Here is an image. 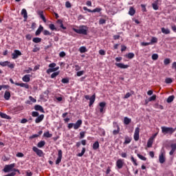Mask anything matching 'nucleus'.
I'll use <instances>...</instances> for the list:
<instances>
[{
  "label": "nucleus",
  "mask_w": 176,
  "mask_h": 176,
  "mask_svg": "<svg viewBox=\"0 0 176 176\" xmlns=\"http://www.w3.org/2000/svg\"><path fill=\"white\" fill-rule=\"evenodd\" d=\"M73 31L76 34H79L80 35H87V32L89 31V28L87 25H80L78 29L75 28H72Z\"/></svg>",
  "instance_id": "obj_1"
},
{
  "label": "nucleus",
  "mask_w": 176,
  "mask_h": 176,
  "mask_svg": "<svg viewBox=\"0 0 176 176\" xmlns=\"http://www.w3.org/2000/svg\"><path fill=\"white\" fill-rule=\"evenodd\" d=\"M81 126H82V120H78L75 124L74 123L68 124L67 127L69 130H71L72 127H74V130H78V129H79V127H80Z\"/></svg>",
  "instance_id": "obj_2"
},
{
  "label": "nucleus",
  "mask_w": 176,
  "mask_h": 176,
  "mask_svg": "<svg viewBox=\"0 0 176 176\" xmlns=\"http://www.w3.org/2000/svg\"><path fill=\"white\" fill-rule=\"evenodd\" d=\"M10 83H12V85H15L16 86H20L21 87H24L25 89H30V85L27 83L14 82V81L12 78L10 79Z\"/></svg>",
  "instance_id": "obj_3"
},
{
  "label": "nucleus",
  "mask_w": 176,
  "mask_h": 176,
  "mask_svg": "<svg viewBox=\"0 0 176 176\" xmlns=\"http://www.w3.org/2000/svg\"><path fill=\"white\" fill-rule=\"evenodd\" d=\"M14 167H16V164H8V165H6L4 168L3 169L4 173H10V171H12V170H13V168H14Z\"/></svg>",
  "instance_id": "obj_4"
},
{
  "label": "nucleus",
  "mask_w": 176,
  "mask_h": 176,
  "mask_svg": "<svg viewBox=\"0 0 176 176\" xmlns=\"http://www.w3.org/2000/svg\"><path fill=\"white\" fill-rule=\"evenodd\" d=\"M83 10H85L87 12H89V13H100L102 9L101 8H96L94 9L93 10L87 8V7H83Z\"/></svg>",
  "instance_id": "obj_5"
},
{
  "label": "nucleus",
  "mask_w": 176,
  "mask_h": 176,
  "mask_svg": "<svg viewBox=\"0 0 176 176\" xmlns=\"http://www.w3.org/2000/svg\"><path fill=\"white\" fill-rule=\"evenodd\" d=\"M113 125L114 129H116L113 131V135H118V134L120 131V127H119V124H118V122H113Z\"/></svg>",
  "instance_id": "obj_6"
},
{
  "label": "nucleus",
  "mask_w": 176,
  "mask_h": 176,
  "mask_svg": "<svg viewBox=\"0 0 176 176\" xmlns=\"http://www.w3.org/2000/svg\"><path fill=\"white\" fill-rule=\"evenodd\" d=\"M32 151L35 152L37 156H39V157H42L43 156V151L36 146H33Z\"/></svg>",
  "instance_id": "obj_7"
},
{
  "label": "nucleus",
  "mask_w": 176,
  "mask_h": 176,
  "mask_svg": "<svg viewBox=\"0 0 176 176\" xmlns=\"http://www.w3.org/2000/svg\"><path fill=\"white\" fill-rule=\"evenodd\" d=\"M124 164V160H122V159L118 160L116 163V166L119 170H120L121 168H123Z\"/></svg>",
  "instance_id": "obj_8"
},
{
  "label": "nucleus",
  "mask_w": 176,
  "mask_h": 176,
  "mask_svg": "<svg viewBox=\"0 0 176 176\" xmlns=\"http://www.w3.org/2000/svg\"><path fill=\"white\" fill-rule=\"evenodd\" d=\"M63 159V151L58 150V157L56 160V164L58 165L61 163V160Z\"/></svg>",
  "instance_id": "obj_9"
},
{
  "label": "nucleus",
  "mask_w": 176,
  "mask_h": 176,
  "mask_svg": "<svg viewBox=\"0 0 176 176\" xmlns=\"http://www.w3.org/2000/svg\"><path fill=\"white\" fill-rule=\"evenodd\" d=\"M133 139L135 141H138L140 140V127H136L135 129Z\"/></svg>",
  "instance_id": "obj_10"
},
{
  "label": "nucleus",
  "mask_w": 176,
  "mask_h": 176,
  "mask_svg": "<svg viewBox=\"0 0 176 176\" xmlns=\"http://www.w3.org/2000/svg\"><path fill=\"white\" fill-rule=\"evenodd\" d=\"M21 52L19 50H15L14 53L12 54V58L13 60H16V58H19V56H21Z\"/></svg>",
  "instance_id": "obj_11"
},
{
  "label": "nucleus",
  "mask_w": 176,
  "mask_h": 176,
  "mask_svg": "<svg viewBox=\"0 0 176 176\" xmlns=\"http://www.w3.org/2000/svg\"><path fill=\"white\" fill-rule=\"evenodd\" d=\"M107 106V102H102L99 103V107H100V113H104V108Z\"/></svg>",
  "instance_id": "obj_12"
},
{
  "label": "nucleus",
  "mask_w": 176,
  "mask_h": 176,
  "mask_svg": "<svg viewBox=\"0 0 176 176\" xmlns=\"http://www.w3.org/2000/svg\"><path fill=\"white\" fill-rule=\"evenodd\" d=\"M115 65L118 67V68H121V69H126L129 68V65H124L123 63H115Z\"/></svg>",
  "instance_id": "obj_13"
},
{
  "label": "nucleus",
  "mask_w": 176,
  "mask_h": 176,
  "mask_svg": "<svg viewBox=\"0 0 176 176\" xmlns=\"http://www.w3.org/2000/svg\"><path fill=\"white\" fill-rule=\"evenodd\" d=\"M21 15L23 16L24 21H27V19H28V13H27V10L25 8L22 9Z\"/></svg>",
  "instance_id": "obj_14"
},
{
  "label": "nucleus",
  "mask_w": 176,
  "mask_h": 176,
  "mask_svg": "<svg viewBox=\"0 0 176 176\" xmlns=\"http://www.w3.org/2000/svg\"><path fill=\"white\" fill-rule=\"evenodd\" d=\"M170 148H171V150L169 152V155H170V156H173V155H174V152H175V150H176V143L171 144Z\"/></svg>",
  "instance_id": "obj_15"
},
{
  "label": "nucleus",
  "mask_w": 176,
  "mask_h": 176,
  "mask_svg": "<svg viewBox=\"0 0 176 176\" xmlns=\"http://www.w3.org/2000/svg\"><path fill=\"white\" fill-rule=\"evenodd\" d=\"M45 118V115L41 114L40 116H38L37 118L35 119V123H41L42 120Z\"/></svg>",
  "instance_id": "obj_16"
},
{
  "label": "nucleus",
  "mask_w": 176,
  "mask_h": 176,
  "mask_svg": "<svg viewBox=\"0 0 176 176\" xmlns=\"http://www.w3.org/2000/svg\"><path fill=\"white\" fill-rule=\"evenodd\" d=\"M35 111H39V112H41L42 113H45V110L43 109V107L39 104H36L34 106Z\"/></svg>",
  "instance_id": "obj_17"
},
{
  "label": "nucleus",
  "mask_w": 176,
  "mask_h": 176,
  "mask_svg": "<svg viewBox=\"0 0 176 176\" xmlns=\"http://www.w3.org/2000/svg\"><path fill=\"white\" fill-rule=\"evenodd\" d=\"M37 14L41 17V19H42V20H43V21H44V23H46V18L45 17V15H43V11L38 10Z\"/></svg>",
  "instance_id": "obj_18"
},
{
  "label": "nucleus",
  "mask_w": 176,
  "mask_h": 176,
  "mask_svg": "<svg viewBox=\"0 0 176 176\" xmlns=\"http://www.w3.org/2000/svg\"><path fill=\"white\" fill-rule=\"evenodd\" d=\"M133 138L129 137L128 135L124 137V145H128V144H130L131 142V140Z\"/></svg>",
  "instance_id": "obj_19"
},
{
  "label": "nucleus",
  "mask_w": 176,
  "mask_h": 176,
  "mask_svg": "<svg viewBox=\"0 0 176 176\" xmlns=\"http://www.w3.org/2000/svg\"><path fill=\"white\" fill-rule=\"evenodd\" d=\"M10 91H6L4 93V99L6 100V101H9V100H10Z\"/></svg>",
  "instance_id": "obj_20"
},
{
  "label": "nucleus",
  "mask_w": 176,
  "mask_h": 176,
  "mask_svg": "<svg viewBox=\"0 0 176 176\" xmlns=\"http://www.w3.org/2000/svg\"><path fill=\"white\" fill-rule=\"evenodd\" d=\"M94 101H96V94H94L90 98H89V107H91L94 104Z\"/></svg>",
  "instance_id": "obj_21"
},
{
  "label": "nucleus",
  "mask_w": 176,
  "mask_h": 176,
  "mask_svg": "<svg viewBox=\"0 0 176 176\" xmlns=\"http://www.w3.org/2000/svg\"><path fill=\"white\" fill-rule=\"evenodd\" d=\"M42 31H43V26H42V25H40L38 28L35 32V34L36 35V36H38V35H41V32H42Z\"/></svg>",
  "instance_id": "obj_22"
},
{
  "label": "nucleus",
  "mask_w": 176,
  "mask_h": 176,
  "mask_svg": "<svg viewBox=\"0 0 176 176\" xmlns=\"http://www.w3.org/2000/svg\"><path fill=\"white\" fill-rule=\"evenodd\" d=\"M22 80L23 82H26V83H28L30 80H31V78H30V74H26L22 78Z\"/></svg>",
  "instance_id": "obj_23"
},
{
  "label": "nucleus",
  "mask_w": 176,
  "mask_h": 176,
  "mask_svg": "<svg viewBox=\"0 0 176 176\" xmlns=\"http://www.w3.org/2000/svg\"><path fill=\"white\" fill-rule=\"evenodd\" d=\"M159 3V0H156L155 3H152V7L154 10H159V6L157 5Z\"/></svg>",
  "instance_id": "obj_24"
},
{
  "label": "nucleus",
  "mask_w": 176,
  "mask_h": 176,
  "mask_svg": "<svg viewBox=\"0 0 176 176\" xmlns=\"http://www.w3.org/2000/svg\"><path fill=\"white\" fill-rule=\"evenodd\" d=\"M46 145V142L45 140H41L37 144V147L38 148H43Z\"/></svg>",
  "instance_id": "obj_25"
},
{
  "label": "nucleus",
  "mask_w": 176,
  "mask_h": 176,
  "mask_svg": "<svg viewBox=\"0 0 176 176\" xmlns=\"http://www.w3.org/2000/svg\"><path fill=\"white\" fill-rule=\"evenodd\" d=\"M159 160H160V163H161V164H163V163H164V162H166V158L164 157V155L163 154H161L160 155Z\"/></svg>",
  "instance_id": "obj_26"
},
{
  "label": "nucleus",
  "mask_w": 176,
  "mask_h": 176,
  "mask_svg": "<svg viewBox=\"0 0 176 176\" xmlns=\"http://www.w3.org/2000/svg\"><path fill=\"white\" fill-rule=\"evenodd\" d=\"M98 148H100V143H98V141H96L93 144V149L94 151H97V149H98Z\"/></svg>",
  "instance_id": "obj_27"
},
{
  "label": "nucleus",
  "mask_w": 176,
  "mask_h": 176,
  "mask_svg": "<svg viewBox=\"0 0 176 176\" xmlns=\"http://www.w3.org/2000/svg\"><path fill=\"white\" fill-rule=\"evenodd\" d=\"M0 116H1V118H2V119H10V117L9 116H8L6 113H2L1 111H0Z\"/></svg>",
  "instance_id": "obj_28"
},
{
  "label": "nucleus",
  "mask_w": 176,
  "mask_h": 176,
  "mask_svg": "<svg viewBox=\"0 0 176 176\" xmlns=\"http://www.w3.org/2000/svg\"><path fill=\"white\" fill-rule=\"evenodd\" d=\"M124 124H130L131 123V118H129L127 117H124Z\"/></svg>",
  "instance_id": "obj_29"
},
{
  "label": "nucleus",
  "mask_w": 176,
  "mask_h": 176,
  "mask_svg": "<svg viewBox=\"0 0 176 176\" xmlns=\"http://www.w3.org/2000/svg\"><path fill=\"white\" fill-rule=\"evenodd\" d=\"M43 136L46 138H52V137H53V134L50 133L49 131H46L44 133Z\"/></svg>",
  "instance_id": "obj_30"
},
{
  "label": "nucleus",
  "mask_w": 176,
  "mask_h": 176,
  "mask_svg": "<svg viewBox=\"0 0 176 176\" xmlns=\"http://www.w3.org/2000/svg\"><path fill=\"white\" fill-rule=\"evenodd\" d=\"M32 41L34 43H39L40 42H42V38H41L39 37H34V38H33Z\"/></svg>",
  "instance_id": "obj_31"
},
{
  "label": "nucleus",
  "mask_w": 176,
  "mask_h": 176,
  "mask_svg": "<svg viewBox=\"0 0 176 176\" xmlns=\"http://www.w3.org/2000/svg\"><path fill=\"white\" fill-rule=\"evenodd\" d=\"M49 28L52 30V31H58V30L56 28V25L54 24L51 23L49 25Z\"/></svg>",
  "instance_id": "obj_32"
},
{
  "label": "nucleus",
  "mask_w": 176,
  "mask_h": 176,
  "mask_svg": "<svg viewBox=\"0 0 176 176\" xmlns=\"http://www.w3.org/2000/svg\"><path fill=\"white\" fill-rule=\"evenodd\" d=\"M161 31L162 34H165L166 35L170 34V30L164 28H162Z\"/></svg>",
  "instance_id": "obj_33"
},
{
  "label": "nucleus",
  "mask_w": 176,
  "mask_h": 176,
  "mask_svg": "<svg viewBox=\"0 0 176 176\" xmlns=\"http://www.w3.org/2000/svg\"><path fill=\"white\" fill-rule=\"evenodd\" d=\"M129 14H130V16H134L135 14V10H134L133 7L130 8Z\"/></svg>",
  "instance_id": "obj_34"
},
{
  "label": "nucleus",
  "mask_w": 176,
  "mask_h": 176,
  "mask_svg": "<svg viewBox=\"0 0 176 176\" xmlns=\"http://www.w3.org/2000/svg\"><path fill=\"white\" fill-rule=\"evenodd\" d=\"M174 98H175V96H174L173 95L170 96L168 98H167V102L168 104H170V102H173V101H174Z\"/></svg>",
  "instance_id": "obj_35"
},
{
  "label": "nucleus",
  "mask_w": 176,
  "mask_h": 176,
  "mask_svg": "<svg viewBox=\"0 0 176 176\" xmlns=\"http://www.w3.org/2000/svg\"><path fill=\"white\" fill-rule=\"evenodd\" d=\"M85 152H86V148L85 147H83L81 153L77 154V156L78 157H82V156H83L85 155Z\"/></svg>",
  "instance_id": "obj_36"
},
{
  "label": "nucleus",
  "mask_w": 176,
  "mask_h": 176,
  "mask_svg": "<svg viewBox=\"0 0 176 176\" xmlns=\"http://www.w3.org/2000/svg\"><path fill=\"white\" fill-rule=\"evenodd\" d=\"M58 75H60V72H54V73L51 75V78H52V79H54V78H56L57 76H58Z\"/></svg>",
  "instance_id": "obj_37"
},
{
  "label": "nucleus",
  "mask_w": 176,
  "mask_h": 176,
  "mask_svg": "<svg viewBox=\"0 0 176 176\" xmlns=\"http://www.w3.org/2000/svg\"><path fill=\"white\" fill-rule=\"evenodd\" d=\"M58 23L60 24V28H62L63 30H67V27L64 26V24L63 23V21L61 19L58 20Z\"/></svg>",
  "instance_id": "obj_38"
},
{
  "label": "nucleus",
  "mask_w": 176,
  "mask_h": 176,
  "mask_svg": "<svg viewBox=\"0 0 176 176\" xmlns=\"http://www.w3.org/2000/svg\"><path fill=\"white\" fill-rule=\"evenodd\" d=\"M14 63H11L10 61H8L7 63V67H8V68H10V69H13V68H14Z\"/></svg>",
  "instance_id": "obj_39"
},
{
  "label": "nucleus",
  "mask_w": 176,
  "mask_h": 176,
  "mask_svg": "<svg viewBox=\"0 0 176 176\" xmlns=\"http://www.w3.org/2000/svg\"><path fill=\"white\" fill-rule=\"evenodd\" d=\"M150 43L151 45H153V43H157V38L152 37Z\"/></svg>",
  "instance_id": "obj_40"
},
{
  "label": "nucleus",
  "mask_w": 176,
  "mask_h": 176,
  "mask_svg": "<svg viewBox=\"0 0 176 176\" xmlns=\"http://www.w3.org/2000/svg\"><path fill=\"white\" fill-rule=\"evenodd\" d=\"M126 56L127 57V58L131 59V58H134L135 55H134V53L129 52Z\"/></svg>",
  "instance_id": "obj_41"
},
{
  "label": "nucleus",
  "mask_w": 176,
  "mask_h": 176,
  "mask_svg": "<svg viewBox=\"0 0 176 176\" xmlns=\"http://www.w3.org/2000/svg\"><path fill=\"white\" fill-rule=\"evenodd\" d=\"M24 109V107L23 106H18L15 108L16 112H19L20 111H23Z\"/></svg>",
  "instance_id": "obj_42"
},
{
  "label": "nucleus",
  "mask_w": 176,
  "mask_h": 176,
  "mask_svg": "<svg viewBox=\"0 0 176 176\" xmlns=\"http://www.w3.org/2000/svg\"><path fill=\"white\" fill-rule=\"evenodd\" d=\"M137 156L140 159V160H144V162L146 160V157H144V155L141 154H138Z\"/></svg>",
  "instance_id": "obj_43"
},
{
  "label": "nucleus",
  "mask_w": 176,
  "mask_h": 176,
  "mask_svg": "<svg viewBox=\"0 0 176 176\" xmlns=\"http://www.w3.org/2000/svg\"><path fill=\"white\" fill-rule=\"evenodd\" d=\"M152 60H156L159 58V55L157 54H153L151 56Z\"/></svg>",
  "instance_id": "obj_44"
},
{
  "label": "nucleus",
  "mask_w": 176,
  "mask_h": 176,
  "mask_svg": "<svg viewBox=\"0 0 176 176\" xmlns=\"http://www.w3.org/2000/svg\"><path fill=\"white\" fill-rule=\"evenodd\" d=\"M153 144V142L151 140H148L147 142V148H152Z\"/></svg>",
  "instance_id": "obj_45"
},
{
  "label": "nucleus",
  "mask_w": 176,
  "mask_h": 176,
  "mask_svg": "<svg viewBox=\"0 0 176 176\" xmlns=\"http://www.w3.org/2000/svg\"><path fill=\"white\" fill-rule=\"evenodd\" d=\"M32 116H33V118H36L39 116V113H38L37 111H32Z\"/></svg>",
  "instance_id": "obj_46"
},
{
  "label": "nucleus",
  "mask_w": 176,
  "mask_h": 176,
  "mask_svg": "<svg viewBox=\"0 0 176 176\" xmlns=\"http://www.w3.org/2000/svg\"><path fill=\"white\" fill-rule=\"evenodd\" d=\"M165 83H167V84L173 83V79L170 78H166Z\"/></svg>",
  "instance_id": "obj_47"
},
{
  "label": "nucleus",
  "mask_w": 176,
  "mask_h": 176,
  "mask_svg": "<svg viewBox=\"0 0 176 176\" xmlns=\"http://www.w3.org/2000/svg\"><path fill=\"white\" fill-rule=\"evenodd\" d=\"M8 60L4 61V62H1L0 63V65H1V67H8Z\"/></svg>",
  "instance_id": "obj_48"
},
{
  "label": "nucleus",
  "mask_w": 176,
  "mask_h": 176,
  "mask_svg": "<svg viewBox=\"0 0 176 176\" xmlns=\"http://www.w3.org/2000/svg\"><path fill=\"white\" fill-rule=\"evenodd\" d=\"M156 100V95H153L151 97L148 98V101H155Z\"/></svg>",
  "instance_id": "obj_49"
},
{
  "label": "nucleus",
  "mask_w": 176,
  "mask_h": 176,
  "mask_svg": "<svg viewBox=\"0 0 176 176\" xmlns=\"http://www.w3.org/2000/svg\"><path fill=\"white\" fill-rule=\"evenodd\" d=\"M164 65H168L170 64V58H166L164 60Z\"/></svg>",
  "instance_id": "obj_50"
},
{
  "label": "nucleus",
  "mask_w": 176,
  "mask_h": 176,
  "mask_svg": "<svg viewBox=\"0 0 176 176\" xmlns=\"http://www.w3.org/2000/svg\"><path fill=\"white\" fill-rule=\"evenodd\" d=\"M79 50L81 53H86V47H80Z\"/></svg>",
  "instance_id": "obj_51"
},
{
  "label": "nucleus",
  "mask_w": 176,
  "mask_h": 176,
  "mask_svg": "<svg viewBox=\"0 0 176 176\" xmlns=\"http://www.w3.org/2000/svg\"><path fill=\"white\" fill-rule=\"evenodd\" d=\"M25 38L28 41H31L32 39V35L30 34H26Z\"/></svg>",
  "instance_id": "obj_52"
},
{
  "label": "nucleus",
  "mask_w": 176,
  "mask_h": 176,
  "mask_svg": "<svg viewBox=\"0 0 176 176\" xmlns=\"http://www.w3.org/2000/svg\"><path fill=\"white\" fill-rule=\"evenodd\" d=\"M65 6H66V8L69 9V8H72V6L71 5V3L69 1H66L65 2Z\"/></svg>",
  "instance_id": "obj_53"
},
{
  "label": "nucleus",
  "mask_w": 176,
  "mask_h": 176,
  "mask_svg": "<svg viewBox=\"0 0 176 176\" xmlns=\"http://www.w3.org/2000/svg\"><path fill=\"white\" fill-rule=\"evenodd\" d=\"M107 23V20L104 19H100L99 20V24H105Z\"/></svg>",
  "instance_id": "obj_54"
},
{
  "label": "nucleus",
  "mask_w": 176,
  "mask_h": 176,
  "mask_svg": "<svg viewBox=\"0 0 176 176\" xmlns=\"http://www.w3.org/2000/svg\"><path fill=\"white\" fill-rule=\"evenodd\" d=\"M61 82L62 83H69V80L68 78H63Z\"/></svg>",
  "instance_id": "obj_55"
},
{
  "label": "nucleus",
  "mask_w": 176,
  "mask_h": 176,
  "mask_svg": "<svg viewBox=\"0 0 176 176\" xmlns=\"http://www.w3.org/2000/svg\"><path fill=\"white\" fill-rule=\"evenodd\" d=\"M151 43H145V42H142L140 43L141 46H149V45H151Z\"/></svg>",
  "instance_id": "obj_56"
},
{
  "label": "nucleus",
  "mask_w": 176,
  "mask_h": 176,
  "mask_svg": "<svg viewBox=\"0 0 176 176\" xmlns=\"http://www.w3.org/2000/svg\"><path fill=\"white\" fill-rule=\"evenodd\" d=\"M99 54H100V56H105L106 54L105 51L104 50H100Z\"/></svg>",
  "instance_id": "obj_57"
},
{
  "label": "nucleus",
  "mask_w": 176,
  "mask_h": 176,
  "mask_svg": "<svg viewBox=\"0 0 176 176\" xmlns=\"http://www.w3.org/2000/svg\"><path fill=\"white\" fill-rule=\"evenodd\" d=\"M85 74V71H80L76 73L77 76H82Z\"/></svg>",
  "instance_id": "obj_58"
},
{
  "label": "nucleus",
  "mask_w": 176,
  "mask_h": 176,
  "mask_svg": "<svg viewBox=\"0 0 176 176\" xmlns=\"http://www.w3.org/2000/svg\"><path fill=\"white\" fill-rule=\"evenodd\" d=\"M43 35H52V33H50V32H49L48 30H45L43 31Z\"/></svg>",
  "instance_id": "obj_59"
},
{
  "label": "nucleus",
  "mask_w": 176,
  "mask_h": 176,
  "mask_svg": "<svg viewBox=\"0 0 176 176\" xmlns=\"http://www.w3.org/2000/svg\"><path fill=\"white\" fill-rule=\"evenodd\" d=\"M85 131H82L80 133V138L82 139V138H85Z\"/></svg>",
  "instance_id": "obj_60"
},
{
  "label": "nucleus",
  "mask_w": 176,
  "mask_h": 176,
  "mask_svg": "<svg viewBox=\"0 0 176 176\" xmlns=\"http://www.w3.org/2000/svg\"><path fill=\"white\" fill-rule=\"evenodd\" d=\"M51 72H54V68H50L47 70V74H51Z\"/></svg>",
  "instance_id": "obj_61"
},
{
  "label": "nucleus",
  "mask_w": 176,
  "mask_h": 176,
  "mask_svg": "<svg viewBox=\"0 0 176 176\" xmlns=\"http://www.w3.org/2000/svg\"><path fill=\"white\" fill-rule=\"evenodd\" d=\"M129 97H131V94H130V92H128L126 94L124 98H129Z\"/></svg>",
  "instance_id": "obj_62"
},
{
  "label": "nucleus",
  "mask_w": 176,
  "mask_h": 176,
  "mask_svg": "<svg viewBox=\"0 0 176 176\" xmlns=\"http://www.w3.org/2000/svg\"><path fill=\"white\" fill-rule=\"evenodd\" d=\"M65 53L64 52H60V53H59V56L60 57H65Z\"/></svg>",
  "instance_id": "obj_63"
},
{
  "label": "nucleus",
  "mask_w": 176,
  "mask_h": 176,
  "mask_svg": "<svg viewBox=\"0 0 176 176\" xmlns=\"http://www.w3.org/2000/svg\"><path fill=\"white\" fill-rule=\"evenodd\" d=\"M56 63H52L49 65V67L50 68H54V67H56Z\"/></svg>",
  "instance_id": "obj_64"
}]
</instances>
